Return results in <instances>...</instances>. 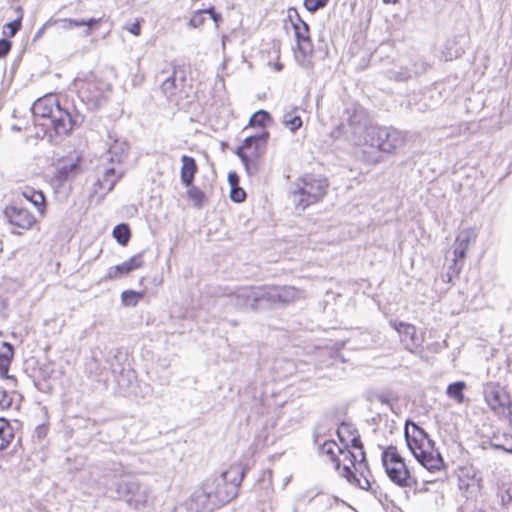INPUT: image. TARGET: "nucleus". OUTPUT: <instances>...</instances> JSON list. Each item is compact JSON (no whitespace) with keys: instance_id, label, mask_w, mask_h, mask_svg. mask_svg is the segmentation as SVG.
Returning a JSON list of instances; mask_svg holds the SVG:
<instances>
[{"instance_id":"dca6fc26","label":"nucleus","mask_w":512,"mask_h":512,"mask_svg":"<svg viewBox=\"0 0 512 512\" xmlns=\"http://www.w3.org/2000/svg\"><path fill=\"white\" fill-rule=\"evenodd\" d=\"M177 67L172 63H164L162 69L156 73V80L161 82V90L167 99L172 100L178 92L176 81Z\"/></svg>"},{"instance_id":"e433bc0d","label":"nucleus","mask_w":512,"mask_h":512,"mask_svg":"<svg viewBox=\"0 0 512 512\" xmlns=\"http://www.w3.org/2000/svg\"><path fill=\"white\" fill-rule=\"evenodd\" d=\"M12 405V397L7 393L3 386H0V408L6 409Z\"/></svg>"},{"instance_id":"cd10ccee","label":"nucleus","mask_w":512,"mask_h":512,"mask_svg":"<svg viewBox=\"0 0 512 512\" xmlns=\"http://www.w3.org/2000/svg\"><path fill=\"white\" fill-rule=\"evenodd\" d=\"M187 194L188 198L193 202L195 207H202L205 195L199 188L191 185L187 191Z\"/></svg>"},{"instance_id":"4d7b16f0","label":"nucleus","mask_w":512,"mask_h":512,"mask_svg":"<svg viewBox=\"0 0 512 512\" xmlns=\"http://www.w3.org/2000/svg\"><path fill=\"white\" fill-rule=\"evenodd\" d=\"M452 384L460 385V384H465V383L463 381H456V382H453Z\"/></svg>"},{"instance_id":"79ce46f5","label":"nucleus","mask_w":512,"mask_h":512,"mask_svg":"<svg viewBox=\"0 0 512 512\" xmlns=\"http://www.w3.org/2000/svg\"><path fill=\"white\" fill-rule=\"evenodd\" d=\"M49 431V425L47 423L38 425L35 428V435L38 439H43L47 436Z\"/></svg>"},{"instance_id":"412c9836","label":"nucleus","mask_w":512,"mask_h":512,"mask_svg":"<svg viewBox=\"0 0 512 512\" xmlns=\"http://www.w3.org/2000/svg\"><path fill=\"white\" fill-rule=\"evenodd\" d=\"M340 452L341 447L334 440H326L319 446V453L329 457L337 470H339L341 466V460L338 458Z\"/></svg>"},{"instance_id":"2f4dec72","label":"nucleus","mask_w":512,"mask_h":512,"mask_svg":"<svg viewBox=\"0 0 512 512\" xmlns=\"http://www.w3.org/2000/svg\"><path fill=\"white\" fill-rule=\"evenodd\" d=\"M475 240V234L472 230L466 229L462 230L457 238L456 242L460 245L466 246L468 248L469 244Z\"/></svg>"},{"instance_id":"7ed1b4c3","label":"nucleus","mask_w":512,"mask_h":512,"mask_svg":"<svg viewBox=\"0 0 512 512\" xmlns=\"http://www.w3.org/2000/svg\"><path fill=\"white\" fill-rule=\"evenodd\" d=\"M404 435L412 455L424 468L431 472H437L444 467V460L440 452L435 448L434 441L430 439L424 429L414 422L407 421Z\"/></svg>"},{"instance_id":"f3484780","label":"nucleus","mask_w":512,"mask_h":512,"mask_svg":"<svg viewBox=\"0 0 512 512\" xmlns=\"http://www.w3.org/2000/svg\"><path fill=\"white\" fill-rule=\"evenodd\" d=\"M15 356V350L11 343L1 342L0 344V379L16 382V378L9 375V369Z\"/></svg>"},{"instance_id":"8fccbe9b","label":"nucleus","mask_w":512,"mask_h":512,"mask_svg":"<svg viewBox=\"0 0 512 512\" xmlns=\"http://www.w3.org/2000/svg\"><path fill=\"white\" fill-rule=\"evenodd\" d=\"M211 18L214 21V23L216 24V26H218V24L222 21V16L218 13H212Z\"/></svg>"},{"instance_id":"6ab92c4d","label":"nucleus","mask_w":512,"mask_h":512,"mask_svg":"<svg viewBox=\"0 0 512 512\" xmlns=\"http://www.w3.org/2000/svg\"><path fill=\"white\" fill-rule=\"evenodd\" d=\"M24 199L32 203L41 216L46 212V200L42 191L26 186L21 190Z\"/></svg>"},{"instance_id":"13d9d810","label":"nucleus","mask_w":512,"mask_h":512,"mask_svg":"<svg viewBox=\"0 0 512 512\" xmlns=\"http://www.w3.org/2000/svg\"><path fill=\"white\" fill-rule=\"evenodd\" d=\"M293 512H298V508L296 505H294V507H293Z\"/></svg>"},{"instance_id":"393cba45","label":"nucleus","mask_w":512,"mask_h":512,"mask_svg":"<svg viewBox=\"0 0 512 512\" xmlns=\"http://www.w3.org/2000/svg\"><path fill=\"white\" fill-rule=\"evenodd\" d=\"M297 110V107L290 106L284 111L282 116L283 125L291 132H295L302 126L301 117L295 114Z\"/></svg>"},{"instance_id":"9b49d317","label":"nucleus","mask_w":512,"mask_h":512,"mask_svg":"<svg viewBox=\"0 0 512 512\" xmlns=\"http://www.w3.org/2000/svg\"><path fill=\"white\" fill-rule=\"evenodd\" d=\"M360 460L355 464L353 472L348 464H344L340 474L352 485L362 490H369L371 482L369 480L370 470L368 468L365 452H360Z\"/></svg>"},{"instance_id":"aec40b11","label":"nucleus","mask_w":512,"mask_h":512,"mask_svg":"<svg viewBox=\"0 0 512 512\" xmlns=\"http://www.w3.org/2000/svg\"><path fill=\"white\" fill-rule=\"evenodd\" d=\"M181 181L186 187H190L197 172V165L194 158L183 155L181 157Z\"/></svg>"},{"instance_id":"1a4fd4ad","label":"nucleus","mask_w":512,"mask_h":512,"mask_svg":"<svg viewBox=\"0 0 512 512\" xmlns=\"http://www.w3.org/2000/svg\"><path fill=\"white\" fill-rule=\"evenodd\" d=\"M264 296V286L239 287L228 295L230 303L240 310H257L265 302Z\"/></svg>"},{"instance_id":"58836bf2","label":"nucleus","mask_w":512,"mask_h":512,"mask_svg":"<svg viewBox=\"0 0 512 512\" xmlns=\"http://www.w3.org/2000/svg\"><path fill=\"white\" fill-rule=\"evenodd\" d=\"M101 19L91 18L89 20H70V23L74 26H88L90 29L98 26Z\"/></svg>"},{"instance_id":"ddd939ff","label":"nucleus","mask_w":512,"mask_h":512,"mask_svg":"<svg viewBox=\"0 0 512 512\" xmlns=\"http://www.w3.org/2000/svg\"><path fill=\"white\" fill-rule=\"evenodd\" d=\"M389 324L398 332L405 349L413 352L422 345L423 337L417 334L414 325L397 320H391Z\"/></svg>"},{"instance_id":"603ef678","label":"nucleus","mask_w":512,"mask_h":512,"mask_svg":"<svg viewBox=\"0 0 512 512\" xmlns=\"http://www.w3.org/2000/svg\"><path fill=\"white\" fill-rule=\"evenodd\" d=\"M291 481V476H287L283 481V487H286Z\"/></svg>"},{"instance_id":"0eeeda50","label":"nucleus","mask_w":512,"mask_h":512,"mask_svg":"<svg viewBox=\"0 0 512 512\" xmlns=\"http://www.w3.org/2000/svg\"><path fill=\"white\" fill-rule=\"evenodd\" d=\"M268 138L269 133L262 131L259 134L248 136L243 145L237 148L236 154L244 164L248 175L252 176L258 172L257 159L264 154Z\"/></svg>"},{"instance_id":"f257e3e1","label":"nucleus","mask_w":512,"mask_h":512,"mask_svg":"<svg viewBox=\"0 0 512 512\" xmlns=\"http://www.w3.org/2000/svg\"><path fill=\"white\" fill-rule=\"evenodd\" d=\"M245 470L240 465H232L219 474H213L194 491L190 499V509L195 512H212L229 503L238 495Z\"/></svg>"},{"instance_id":"f704fd0d","label":"nucleus","mask_w":512,"mask_h":512,"mask_svg":"<svg viewBox=\"0 0 512 512\" xmlns=\"http://www.w3.org/2000/svg\"><path fill=\"white\" fill-rule=\"evenodd\" d=\"M329 0H304V6L310 12H315L327 5Z\"/></svg>"},{"instance_id":"f8f14e48","label":"nucleus","mask_w":512,"mask_h":512,"mask_svg":"<svg viewBox=\"0 0 512 512\" xmlns=\"http://www.w3.org/2000/svg\"><path fill=\"white\" fill-rule=\"evenodd\" d=\"M149 487L139 479L130 480V509L136 512H152Z\"/></svg>"},{"instance_id":"a878e982","label":"nucleus","mask_w":512,"mask_h":512,"mask_svg":"<svg viewBox=\"0 0 512 512\" xmlns=\"http://www.w3.org/2000/svg\"><path fill=\"white\" fill-rule=\"evenodd\" d=\"M16 19L5 24L2 33L6 37H14L17 32L22 28V20L24 17V10L21 6L15 8Z\"/></svg>"},{"instance_id":"5fc2aeb1","label":"nucleus","mask_w":512,"mask_h":512,"mask_svg":"<svg viewBox=\"0 0 512 512\" xmlns=\"http://www.w3.org/2000/svg\"><path fill=\"white\" fill-rule=\"evenodd\" d=\"M282 68H283V65H282L281 63H276V64H275V69H276L277 71H281V70H282Z\"/></svg>"},{"instance_id":"c03bdc74","label":"nucleus","mask_w":512,"mask_h":512,"mask_svg":"<svg viewBox=\"0 0 512 512\" xmlns=\"http://www.w3.org/2000/svg\"><path fill=\"white\" fill-rule=\"evenodd\" d=\"M228 182H229L231 188L238 187V183H239L238 175L235 172H230L228 174Z\"/></svg>"},{"instance_id":"4468645a","label":"nucleus","mask_w":512,"mask_h":512,"mask_svg":"<svg viewBox=\"0 0 512 512\" xmlns=\"http://www.w3.org/2000/svg\"><path fill=\"white\" fill-rule=\"evenodd\" d=\"M82 157L77 153H70L58 160L54 177L59 182H64L78 175L81 171Z\"/></svg>"},{"instance_id":"b1692460","label":"nucleus","mask_w":512,"mask_h":512,"mask_svg":"<svg viewBox=\"0 0 512 512\" xmlns=\"http://www.w3.org/2000/svg\"><path fill=\"white\" fill-rule=\"evenodd\" d=\"M319 498V501L325 506L326 509L332 507L334 502H337V498L331 497L326 494H320L318 491H314L313 489L307 490L303 494L299 495L297 498V502H302L307 500L308 503L312 502L314 499Z\"/></svg>"},{"instance_id":"6e6552de","label":"nucleus","mask_w":512,"mask_h":512,"mask_svg":"<svg viewBox=\"0 0 512 512\" xmlns=\"http://www.w3.org/2000/svg\"><path fill=\"white\" fill-rule=\"evenodd\" d=\"M381 458L385 472L393 483L401 487H411L415 484V479L395 446H388L382 452Z\"/></svg>"},{"instance_id":"3c124183","label":"nucleus","mask_w":512,"mask_h":512,"mask_svg":"<svg viewBox=\"0 0 512 512\" xmlns=\"http://www.w3.org/2000/svg\"><path fill=\"white\" fill-rule=\"evenodd\" d=\"M200 11L202 12V14H204V13L209 14V15H210V17L212 16V13H216V12L214 11V7H213V6H211V7L207 8V9H201Z\"/></svg>"},{"instance_id":"c756f323","label":"nucleus","mask_w":512,"mask_h":512,"mask_svg":"<svg viewBox=\"0 0 512 512\" xmlns=\"http://www.w3.org/2000/svg\"><path fill=\"white\" fill-rule=\"evenodd\" d=\"M113 236L120 243L125 245L128 242V225L120 224L113 230Z\"/></svg>"},{"instance_id":"9d476101","label":"nucleus","mask_w":512,"mask_h":512,"mask_svg":"<svg viewBox=\"0 0 512 512\" xmlns=\"http://www.w3.org/2000/svg\"><path fill=\"white\" fill-rule=\"evenodd\" d=\"M4 216L8 223L21 234L23 231H29L38 224L37 217L20 203L13 202L4 208Z\"/></svg>"},{"instance_id":"6e6d98bb","label":"nucleus","mask_w":512,"mask_h":512,"mask_svg":"<svg viewBox=\"0 0 512 512\" xmlns=\"http://www.w3.org/2000/svg\"><path fill=\"white\" fill-rule=\"evenodd\" d=\"M398 0H383L386 4H395Z\"/></svg>"},{"instance_id":"de8ad7c7","label":"nucleus","mask_w":512,"mask_h":512,"mask_svg":"<svg viewBox=\"0 0 512 512\" xmlns=\"http://www.w3.org/2000/svg\"><path fill=\"white\" fill-rule=\"evenodd\" d=\"M140 266V262L137 258H130V271L138 268Z\"/></svg>"},{"instance_id":"09e8293b","label":"nucleus","mask_w":512,"mask_h":512,"mask_svg":"<svg viewBox=\"0 0 512 512\" xmlns=\"http://www.w3.org/2000/svg\"><path fill=\"white\" fill-rule=\"evenodd\" d=\"M144 80V74L141 73V74H136L134 79H133V84L134 85H138L140 84L142 81Z\"/></svg>"},{"instance_id":"c9c22d12","label":"nucleus","mask_w":512,"mask_h":512,"mask_svg":"<svg viewBox=\"0 0 512 512\" xmlns=\"http://www.w3.org/2000/svg\"><path fill=\"white\" fill-rule=\"evenodd\" d=\"M205 22V17L200 10H197L188 22L190 28H198Z\"/></svg>"},{"instance_id":"a18cd8bd","label":"nucleus","mask_w":512,"mask_h":512,"mask_svg":"<svg viewBox=\"0 0 512 512\" xmlns=\"http://www.w3.org/2000/svg\"><path fill=\"white\" fill-rule=\"evenodd\" d=\"M351 443H352V447L355 448V449H358L359 450V453L361 451H363V445L361 443V440L359 439V437H354L352 440H351Z\"/></svg>"},{"instance_id":"4be33fe9","label":"nucleus","mask_w":512,"mask_h":512,"mask_svg":"<svg viewBox=\"0 0 512 512\" xmlns=\"http://www.w3.org/2000/svg\"><path fill=\"white\" fill-rule=\"evenodd\" d=\"M15 438L14 429L11 423L4 418H0V451L6 450Z\"/></svg>"},{"instance_id":"c85d7f7f","label":"nucleus","mask_w":512,"mask_h":512,"mask_svg":"<svg viewBox=\"0 0 512 512\" xmlns=\"http://www.w3.org/2000/svg\"><path fill=\"white\" fill-rule=\"evenodd\" d=\"M128 274V263L113 266L109 269L107 277L109 279H118Z\"/></svg>"},{"instance_id":"4c0bfd02","label":"nucleus","mask_w":512,"mask_h":512,"mask_svg":"<svg viewBox=\"0 0 512 512\" xmlns=\"http://www.w3.org/2000/svg\"><path fill=\"white\" fill-rule=\"evenodd\" d=\"M245 197H246L245 191L242 188H240L239 186L231 188L230 198L232 201H234L236 203H240L245 200Z\"/></svg>"},{"instance_id":"37998d69","label":"nucleus","mask_w":512,"mask_h":512,"mask_svg":"<svg viewBox=\"0 0 512 512\" xmlns=\"http://www.w3.org/2000/svg\"><path fill=\"white\" fill-rule=\"evenodd\" d=\"M145 292L144 291H133L130 290V305H136L139 299H142L144 297Z\"/></svg>"},{"instance_id":"7c9ffc66","label":"nucleus","mask_w":512,"mask_h":512,"mask_svg":"<svg viewBox=\"0 0 512 512\" xmlns=\"http://www.w3.org/2000/svg\"><path fill=\"white\" fill-rule=\"evenodd\" d=\"M267 120H269L268 112L264 110H259L251 116L249 124L251 126L263 127Z\"/></svg>"},{"instance_id":"72a5a7b5","label":"nucleus","mask_w":512,"mask_h":512,"mask_svg":"<svg viewBox=\"0 0 512 512\" xmlns=\"http://www.w3.org/2000/svg\"><path fill=\"white\" fill-rule=\"evenodd\" d=\"M501 502L507 510H512V485L505 487L501 491Z\"/></svg>"},{"instance_id":"5701e85b","label":"nucleus","mask_w":512,"mask_h":512,"mask_svg":"<svg viewBox=\"0 0 512 512\" xmlns=\"http://www.w3.org/2000/svg\"><path fill=\"white\" fill-rule=\"evenodd\" d=\"M368 401L372 404H380L392 409V402L396 400L395 395L388 390L385 391H371L367 396Z\"/></svg>"},{"instance_id":"423d86ee","label":"nucleus","mask_w":512,"mask_h":512,"mask_svg":"<svg viewBox=\"0 0 512 512\" xmlns=\"http://www.w3.org/2000/svg\"><path fill=\"white\" fill-rule=\"evenodd\" d=\"M297 187L291 193V198L297 208L304 210L324 197L328 183L326 179L306 175L299 179Z\"/></svg>"},{"instance_id":"ea45409f","label":"nucleus","mask_w":512,"mask_h":512,"mask_svg":"<svg viewBox=\"0 0 512 512\" xmlns=\"http://www.w3.org/2000/svg\"><path fill=\"white\" fill-rule=\"evenodd\" d=\"M339 455H341L343 457L344 462L348 461L352 466H355V464L358 463L357 455L355 453L351 452L350 450L341 448V452Z\"/></svg>"},{"instance_id":"39448f33","label":"nucleus","mask_w":512,"mask_h":512,"mask_svg":"<svg viewBox=\"0 0 512 512\" xmlns=\"http://www.w3.org/2000/svg\"><path fill=\"white\" fill-rule=\"evenodd\" d=\"M73 86L79 99L89 108H97L110 90L109 85L92 72L76 77Z\"/></svg>"},{"instance_id":"473e14b6","label":"nucleus","mask_w":512,"mask_h":512,"mask_svg":"<svg viewBox=\"0 0 512 512\" xmlns=\"http://www.w3.org/2000/svg\"><path fill=\"white\" fill-rule=\"evenodd\" d=\"M465 386H447V394L458 403L464 402L463 388Z\"/></svg>"},{"instance_id":"a19ab883","label":"nucleus","mask_w":512,"mask_h":512,"mask_svg":"<svg viewBox=\"0 0 512 512\" xmlns=\"http://www.w3.org/2000/svg\"><path fill=\"white\" fill-rule=\"evenodd\" d=\"M12 48V43L7 39H0V58L6 57Z\"/></svg>"},{"instance_id":"f03ea898","label":"nucleus","mask_w":512,"mask_h":512,"mask_svg":"<svg viewBox=\"0 0 512 512\" xmlns=\"http://www.w3.org/2000/svg\"><path fill=\"white\" fill-rule=\"evenodd\" d=\"M32 113L37 125L41 126L49 137L69 135L75 125V116L61 107L57 97L47 94L37 99L32 106Z\"/></svg>"},{"instance_id":"20e7f679","label":"nucleus","mask_w":512,"mask_h":512,"mask_svg":"<svg viewBox=\"0 0 512 512\" xmlns=\"http://www.w3.org/2000/svg\"><path fill=\"white\" fill-rule=\"evenodd\" d=\"M406 135L392 127L370 126L365 130L364 144L385 153L402 148Z\"/></svg>"},{"instance_id":"bb28decb","label":"nucleus","mask_w":512,"mask_h":512,"mask_svg":"<svg viewBox=\"0 0 512 512\" xmlns=\"http://www.w3.org/2000/svg\"><path fill=\"white\" fill-rule=\"evenodd\" d=\"M467 247L466 246H463V245H460L458 244L456 241L454 243V258H453V265L449 267L450 270H453V273H459L461 268H462V264L459 265V261H463L466 257V251H467Z\"/></svg>"},{"instance_id":"864d4df0","label":"nucleus","mask_w":512,"mask_h":512,"mask_svg":"<svg viewBox=\"0 0 512 512\" xmlns=\"http://www.w3.org/2000/svg\"><path fill=\"white\" fill-rule=\"evenodd\" d=\"M121 297H122V300L125 302L126 299L128 298V291L127 290L123 291L121 294Z\"/></svg>"},{"instance_id":"a211bd4d","label":"nucleus","mask_w":512,"mask_h":512,"mask_svg":"<svg viewBox=\"0 0 512 512\" xmlns=\"http://www.w3.org/2000/svg\"><path fill=\"white\" fill-rule=\"evenodd\" d=\"M293 28L295 31V37L297 40V46L299 52L306 56L311 54L313 51L311 39L309 36V27L308 25L299 19V23H293Z\"/></svg>"},{"instance_id":"2eb2a0df","label":"nucleus","mask_w":512,"mask_h":512,"mask_svg":"<svg viewBox=\"0 0 512 512\" xmlns=\"http://www.w3.org/2000/svg\"><path fill=\"white\" fill-rule=\"evenodd\" d=\"M264 295L266 304H289L300 297L293 286H264Z\"/></svg>"},{"instance_id":"49530a36","label":"nucleus","mask_w":512,"mask_h":512,"mask_svg":"<svg viewBox=\"0 0 512 512\" xmlns=\"http://www.w3.org/2000/svg\"><path fill=\"white\" fill-rule=\"evenodd\" d=\"M130 33L134 35L140 34V23L137 21L130 26Z\"/></svg>"}]
</instances>
